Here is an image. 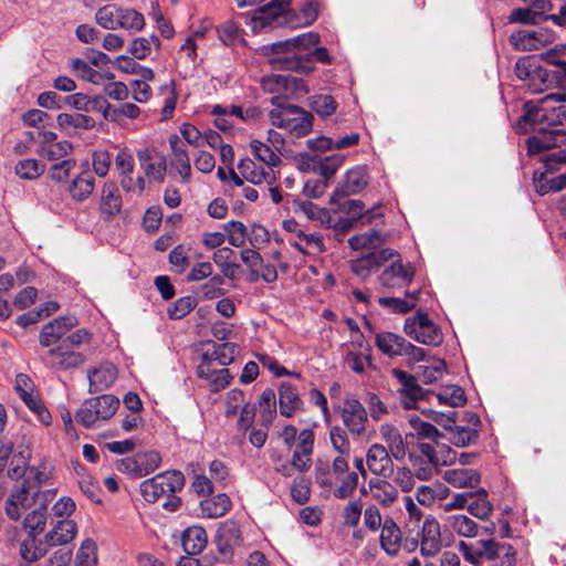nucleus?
I'll use <instances>...</instances> for the list:
<instances>
[{
	"label": "nucleus",
	"instance_id": "09e8293b",
	"mask_svg": "<svg viewBox=\"0 0 566 566\" xmlns=\"http://www.w3.org/2000/svg\"><path fill=\"white\" fill-rule=\"evenodd\" d=\"M94 408V415L99 420L113 417L119 406V400L113 395H101L90 399Z\"/></svg>",
	"mask_w": 566,
	"mask_h": 566
},
{
	"label": "nucleus",
	"instance_id": "0e129e2a",
	"mask_svg": "<svg viewBox=\"0 0 566 566\" xmlns=\"http://www.w3.org/2000/svg\"><path fill=\"white\" fill-rule=\"evenodd\" d=\"M145 27L144 15L132 8H120L118 28L129 31H140Z\"/></svg>",
	"mask_w": 566,
	"mask_h": 566
},
{
	"label": "nucleus",
	"instance_id": "6ab92c4d",
	"mask_svg": "<svg viewBox=\"0 0 566 566\" xmlns=\"http://www.w3.org/2000/svg\"><path fill=\"white\" fill-rule=\"evenodd\" d=\"M198 377L206 381L211 391H219L227 387L231 376L226 366H219L210 356H202L197 367Z\"/></svg>",
	"mask_w": 566,
	"mask_h": 566
},
{
	"label": "nucleus",
	"instance_id": "9d476101",
	"mask_svg": "<svg viewBox=\"0 0 566 566\" xmlns=\"http://www.w3.org/2000/svg\"><path fill=\"white\" fill-rule=\"evenodd\" d=\"M556 33L546 27L521 29L510 35L511 45L518 51H535L553 44Z\"/></svg>",
	"mask_w": 566,
	"mask_h": 566
},
{
	"label": "nucleus",
	"instance_id": "052dcab7",
	"mask_svg": "<svg viewBox=\"0 0 566 566\" xmlns=\"http://www.w3.org/2000/svg\"><path fill=\"white\" fill-rule=\"evenodd\" d=\"M56 123L60 128H67V127H74V128H81V129H92L95 127V120L83 114H67V113H61L56 117Z\"/></svg>",
	"mask_w": 566,
	"mask_h": 566
},
{
	"label": "nucleus",
	"instance_id": "8fccbe9b",
	"mask_svg": "<svg viewBox=\"0 0 566 566\" xmlns=\"http://www.w3.org/2000/svg\"><path fill=\"white\" fill-rule=\"evenodd\" d=\"M294 247L304 254H318L324 251L323 238L318 233H297Z\"/></svg>",
	"mask_w": 566,
	"mask_h": 566
},
{
	"label": "nucleus",
	"instance_id": "4d7b16f0",
	"mask_svg": "<svg viewBox=\"0 0 566 566\" xmlns=\"http://www.w3.org/2000/svg\"><path fill=\"white\" fill-rule=\"evenodd\" d=\"M436 397L440 405L450 406L452 408L461 407L467 402L464 390L457 385L443 387Z\"/></svg>",
	"mask_w": 566,
	"mask_h": 566
},
{
	"label": "nucleus",
	"instance_id": "9b49d317",
	"mask_svg": "<svg viewBox=\"0 0 566 566\" xmlns=\"http://www.w3.org/2000/svg\"><path fill=\"white\" fill-rule=\"evenodd\" d=\"M293 212L313 221L326 229L348 230L350 222L344 219H336L327 208L318 207L308 200H293Z\"/></svg>",
	"mask_w": 566,
	"mask_h": 566
},
{
	"label": "nucleus",
	"instance_id": "f257e3e1",
	"mask_svg": "<svg viewBox=\"0 0 566 566\" xmlns=\"http://www.w3.org/2000/svg\"><path fill=\"white\" fill-rule=\"evenodd\" d=\"M319 40L318 33L306 32L272 43L265 46L264 51L273 67L308 74L314 71L315 62L331 63L332 61L327 50L317 46Z\"/></svg>",
	"mask_w": 566,
	"mask_h": 566
},
{
	"label": "nucleus",
	"instance_id": "49530a36",
	"mask_svg": "<svg viewBox=\"0 0 566 566\" xmlns=\"http://www.w3.org/2000/svg\"><path fill=\"white\" fill-rule=\"evenodd\" d=\"M318 17V2L310 0L302 6L297 14L291 12L289 27L303 28L311 25Z\"/></svg>",
	"mask_w": 566,
	"mask_h": 566
},
{
	"label": "nucleus",
	"instance_id": "423d86ee",
	"mask_svg": "<svg viewBox=\"0 0 566 566\" xmlns=\"http://www.w3.org/2000/svg\"><path fill=\"white\" fill-rule=\"evenodd\" d=\"M269 119L272 126L284 129L295 137L307 135L313 126L312 114L292 104L271 109Z\"/></svg>",
	"mask_w": 566,
	"mask_h": 566
},
{
	"label": "nucleus",
	"instance_id": "a19ab883",
	"mask_svg": "<svg viewBox=\"0 0 566 566\" xmlns=\"http://www.w3.org/2000/svg\"><path fill=\"white\" fill-rule=\"evenodd\" d=\"M207 533L201 526H190L182 533V547L188 555H197L206 547Z\"/></svg>",
	"mask_w": 566,
	"mask_h": 566
},
{
	"label": "nucleus",
	"instance_id": "c9c22d12",
	"mask_svg": "<svg viewBox=\"0 0 566 566\" xmlns=\"http://www.w3.org/2000/svg\"><path fill=\"white\" fill-rule=\"evenodd\" d=\"M91 391H103L108 388L117 378V368L113 364H104L88 370Z\"/></svg>",
	"mask_w": 566,
	"mask_h": 566
},
{
	"label": "nucleus",
	"instance_id": "f8f14e48",
	"mask_svg": "<svg viewBox=\"0 0 566 566\" xmlns=\"http://www.w3.org/2000/svg\"><path fill=\"white\" fill-rule=\"evenodd\" d=\"M160 463V454L157 451L149 450L122 459L117 464V469L130 476L142 478L158 469Z\"/></svg>",
	"mask_w": 566,
	"mask_h": 566
},
{
	"label": "nucleus",
	"instance_id": "5fc2aeb1",
	"mask_svg": "<svg viewBox=\"0 0 566 566\" xmlns=\"http://www.w3.org/2000/svg\"><path fill=\"white\" fill-rule=\"evenodd\" d=\"M159 46L160 40L158 36H140L130 42L128 51L135 59L143 60L151 53L153 49H158Z\"/></svg>",
	"mask_w": 566,
	"mask_h": 566
},
{
	"label": "nucleus",
	"instance_id": "72a5a7b5",
	"mask_svg": "<svg viewBox=\"0 0 566 566\" xmlns=\"http://www.w3.org/2000/svg\"><path fill=\"white\" fill-rule=\"evenodd\" d=\"M71 69L80 78L95 85H102L115 77L112 72L96 71L87 61L78 57L71 60Z\"/></svg>",
	"mask_w": 566,
	"mask_h": 566
},
{
	"label": "nucleus",
	"instance_id": "a878e982",
	"mask_svg": "<svg viewBox=\"0 0 566 566\" xmlns=\"http://www.w3.org/2000/svg\"><path fill=\"white\" fill-rule=\"evenodd\" d=\"M77 319L74 316H63L54 318L45 324L39 335V342L42 346L50 347L61 340L74 326Z\"/></svg>",
	"mask_w": 566,
	"mask_h": 566
},
{
	"label": "nucleus",
	"instance_id": "4468645a",
	"mask_svg": "<svg viewBox=\"0 0 566 566\" xmlns=\"http://www.w3.org/2000/svg\"><path fill=\"white\" fill-rule=\"evenodd\" d=\"M290 1L273 0L269 6L255 10L251 18L252 29L256 31L268 27L289 25L291 11H286V7Z\"/></svg>",
	"mask_w": 566,
	"mask_h": 566
},
{
	"label": "nucleus",
	"instance_id": "680f3d73",
	"mask_svg": "<svg viewBox=\"0 0 566 566\" xmlns=\"http://www.w3.org/2000/svg\"><path fill=\"white\" fill-rule=\"evenodd\" d=\"M345 161V156L340 154H334L317 161L315 171H317L327 182L332 179L337 170L342 167Z\"/></svg>",
	"mask_w": 566,
	"mask_h": 566
},
{
	"label": "nucleus",
	"instance_id": "412c9836",
	"mask_svg": "<svg viewBox=\"0 0 566 566\" xmlns=\"http://www.w3.org/2000/svg\"><path fill=\"white\" fill-rule=\"evenodd\" d=\"M368 185V175L365 166H356L347 170L338 181L337 187L331 197V202L335 203L337 197H348L356 195Z\"/></svg>",
	"mask_w": 566,
	"mask_h": 566
},
{
	"label": "nucleus",
	"instance_id": "5701e85b",
	"mask_svg": "<svg viewBox=\"0 0 566 566\" xmlns=\"http://www.w3.org/2000/svg\"><path fill=\"white\" fill-rule=\"evenodd\" d=\"M241 532L237 523L224 522L217 532L216 545L218 548L217 563L226 564L231 562L233 547L239 544Z\"/></svg>",
	"mask_w": 566,
	"mask_h": 566
},
{
	"label": "nucleus",
	"instance_id": "69168bd1",
	"mask_svg": "<svg viewBox=\"0 0 566 566\" xmlns=\"http://www.w3.org/2000/svg\"><path fill=\"white\" fill-rule=\"evenodd\" d=\"M408 423L412 428L415 434L419 438L437 440L440 437L439 430L433 424L421 420L418 416H409ZM409 436H413V433H410Z\"/></svg>",
	"mask_w": 566,
	"mask_h": 566
},
{
	"label": "nucleus",
	"instance_id": "bf43d9fd",
	"mask_svg": "<svg viewBox=\"0 0 566 566\" xmlns=\"http://www.w3.org/2000/svg\"><path fill=\"white\" fill-rule=\"evenodd\" d=\"M119 12L120 7L114 4L104 6L96 11V23L103 29L116 30L118 29Z\"/></svg>",
	"mask_w": 566,
	"mask_h": 566
},
{
	"label": "nucleus",
	"instance_id": "4be33fe9",
	"mask_svg": "<svg viewBox=\"0 0 566 566\" xmlns=\"http://www.w3.org/2000/svg\"><path fill=\"white\" fill-rule=\"evenodd\" d=\"M394 455L384 443H373L366 452L365 461L368 471L375 476L389 478L394 467Z\"/></svg>",
	"mask_w": 566,
	"mask_h": 566
},
{
	"label": "nucleus",
	"instance_id": "c03bdc74",
	"mask_svg": "<svg viewBox=\"0 0 566 566\" xmlns=\"http://www.w3.org/2000/svg\"><path fill=\"white\" fill-rule=\"evenodd\" d=\"M231 507V501L224 493L217 494L201 502L205 516L217 518L223 516Z\"/></svg>",
	"mask_w": 566,
	"mask_h": 566
},
{
	"label": "nucleus",
	"instance_id": "338daca9",
	"mask_svg": "<svg viewBox=\"0 0 566 566\" xmlns=\"http://www.w3.org/2000/svg\"><path fill=\"white\" fill-rule=\"evenodd\" d=\"M217 31L219 39L226 45H235L243 42L242 30L231 20L222 23Z\"/></svg>",
	"mask_w": 566,
	"mask_h": 566
},
{
	"label": "nucleus",
	"instance_id": "473e14b6",
	"mask_svg": "<svg viewBox=\"0 0 566 566\" xmlns=\"http://www.w3.org/2000/svg\"><path fill=\"white\" fill-rule=\"evenodd\" d=\"M280 413L286 418L292 417L295 412L302 410L303 401L301 400L295 387L290 382H282L279 388Z\"/></svg>",
	"mask_w": 566,
	"mask_h": 566
},
{
	"label": "nucleus",
	"instance_id": "2eb2a0df",
	"mask_svg": "<svg viewBox=\"0 0 566 566\" xmlns=\"http://www.w3.org/2000/svg\"><path fill=\"white\" fill-rule=\"evenodd\" d=\"M42 360L52 369L66 370L81 366L85 363L86 357L81 352L62 342L57 346L50 348L43 355Z\"/></svg>",
	"mask_w": 566,
	"mask_h": 566
},
{
	"label": "nucleus",
	"instance_id": "79ce46f5",
	"mask_svg": "<svg viewBox=\"0 0 566 566\" xmlns=\"http://www.w3.org/2000/svg\"><path fill=\"white\" fill-rule=\"evenodd\" d=\"M422 361H424V364L417 367L416 376L423 384H433L443 377L447 370V365L443 359L431 358L427 360L423 359Z\"/></svg>",
	"mask_w": 566,
	"mask_h": 566
},
{
	"label": "nucleus",
	"instance_id": "0eeeda50",
	"mask_svg": "<svg viewBox=\"0 0 566 566\" xmlns=\"http://www.w3.org/2000/svg\"><path fill=\"white\" fill-rule=\"evenodd\" d=\"M185 485L180 471H165L140 483V492L145 501L155 503L179 492Z\"/></svg>",
	"mask_w": 566,
	"mask_h": 566
},
{
	"label": "nucleus",
	"instance_id": "39448f33",
	"mask_svg": "<svg viewBox=\"0 0 566 566\" xmlns=\"http://www.w3.org/2000/svg\"><path fill=\"white\" fill-rule=\"evenodd\" d=\"M459 551L465 562L476 565L484 560H494L503 557L502 563L512 565L516 563L515 551L509 544H497L493 539L476 541L468 544L460 542Z\"/></svg>",
	"mask_w": 566,
	"mask_h": 566
},
{
	"label": "nucleus",
	"instance_id": "7c9ffc66",
	"mask_svg": "<svg viewBox=\"0 0 566 566\" xmlns=\"http://www.w3.org/2000/svg\"><path fill=\"white\" fill-rule=\"evenodd\" d=\"M6 465H9L8 475L18 479L24 474L27 465V455L23 452L13 453L12 443H1L0 446V472Z\"/></svg>",
	"mask_w": 566,
	"mask_h": 566
},
{
	"label": "nucleus",
	"instance_id": "bb28decb",
	"mask_svg": "<svg viewBox=\"0 0 566 566\" xmlns=\"http://www.w3.org/2000/svg\"><path fill=\"white\" fill-rule=\"evenodd\" d=\"M379 436L385 443V447L394 455L396 461H401L406 458L408 451V437H402L399 429L390 423H382L379 427Z\"/></svg>",
	"mask_w": 566,
	"mask_h": 566
},
{
	"label": "nucleus",
	"instance_id": "603ef678",
	"mask_svg": "<svg viewBox=\"0 0 566 566\" xmlns=\"http://www.w3.org/2000/svg\"><path fill=\"white\" fill-rule=\"evenodd\" d=\"M260 419L264 427H269L276 417L275 392L272 389H265L259 400Z\"/></svg>",
	"mask_w": 566,
	"mask_h": 566
},
{
	"label": "nucleus",
	"instance_id": "f3484780",
	"mask_svg": "<svg viewBox=\"0 0 566 566\" xmlns=\"http://www.w3.org/2000/svg\"><path fill=\"white\" fill-rule=\"evenodd\" d=\"M391 375L400 385L397 391L402 407L405 409H418L417 402L427 391L418 384L417 376L397 368L391 370Z\"/></svg>",
	"mask_w": 566,
	"mask_h": 566
},
{
	"label": "nucleus",
	"instance_id": "58836bf2",
	"mask_svg": "<svg viewBox=\"0 0 566 566\" xmlns=\"http://www.w3.org/2000/svg\"><path fill=\"white\" fill-rule=\"evenodd\" d=\"M442 478L450 485L459 489L474 488L481 480L478 471L467 468L448 469L443 472Z\"/></svg>",
	"mask_w": 566,
	"mask_h": 566
},
{
	"label": "nucleus",
	"instance_id": "ddd939ff",
	"mask_svg": "<svg viewBox=\"0 0 566 566\" xmlns=\"http://www.w3.org/2000/svg\"><path fill=\"white\" fill-rule=\"evenodd\" d=\"M290 1L273 0L269 6L255 10L251 18L252 29L256 31L268 27L289 25L291 11H286V7Z\"/></svg>",
	"mask_w": 566,
	"mask_h": 566
},
{
	"label": "nucleus",
	"instance_id": "1a4fd4ad",
	"mask_svg": "<svg viewBox=\"0 0 566 566\" xmlns=\"http://www.w3.org/2000/svg\"><path fill=\"white\" fill-rule=\"evenodd\" d=\"M403 331L409 337L424 345L438 346L443 340L440 328L424 313L418 312L415 316L408 317Z\"/></svg>",
	"mask_w": 566,
	"mask_h": 566
},
{
	"label": "nucleus",
	"instance_id": "de8ad7c7",
	"mask_svg": "<svg viewBox=\"0 0 566 566\" xmlns=\"http://www.w3.org/2000/svg\"><path fill=\"white\" fill-rule=\"evenodd\" d=\"M467 509L473 516L480 520H486L493 510L491 502L488 500L486 490L481 488L473 492Z\"/></svg>",
	"mask_w": 566,
	"mask_h": 566
},
{
	"label": "nucleus",
	"instance_id": "2f4dec72",
	"mask_svg": "<svg viewBox=\"0 0 566 566\" xmlns=\"http://www.w3.org/2000/svg\"><path fill=\"white\" fill-rule=\"evenodd\" d=\"M238 168L241 176L253 185H260L262 182L272 185L275 179L273 168L256 165L250 158L241 159Z\"/></svg>",
	"mask_w": 566,
	"mask_h": 566
},
{
	"label": "nucleus",
	"instance_id": "a18cd8bd",
	"mask_svg": "<svg viewBox=\"0 0 566 566\" xmlns=\"http://www.w3.org/2000/svg\"><path fill=\"white\" fill-rule=\"evenodd\" d=\"M250 148L253 157L270 168L279 167L282 164L281 157L266 143L252 139Z\"/></svg>",
	"mask_w": 566,
	"mask_h": 566
},
{
	"label": "nucleus",
	"instance_id": "c756f323",
	"mask_svg": "<svg viewBox=\"0 0 566 566\" xmlns=\"http://www.w3.org/2000/svg\"><path fill=\"white\" fill-rule=\"evenodd\" d=\"M340 209L348 213L349 218H343L350 222L349 229L354 226V222H360L361 224H368L382 217L380 206H374L373 208L365 210V205L361 200H347L343 203Z\"/></svg>",
	"mask_w": 566,
	"mask_h": 566
},
{
	"label": "nucleus",
	"instance_id": "4c0bfd02",
	"mask_svg": "<svg viewBox=\"0 0 566 566\" xmlns=\"http://www.w3.org/2000/svg\"><path fill=\"white\" fill-rule=\"evenodd\" d=\"M402 534L398 525L386 518L380 533V545L388 555H397L401 548Z\"/></svg>",
	"mask_w": 566,
	"mask_h": 566
},
{
	"label": "nucleus",
	"instance_id": "37998d69",
	"mask_svg": "<svg viewBox=\"0 0 566 566\" xmlns=\"http://www.w3.org/2000/svg\"><path fill=\"white\" fill-rule=\"evenodd\" d=\"M444 525L462 537H474L478 534V524L465 514L447 516Z\"/></svg>",
	"mask_w": 566,
	"mask_h": 566
},
{
	"label": "nucleus",
	"instance_id": "3c124183",
	"mask_svg": "<svg viewBox=\"0 0 566 566\" xmlns=\"http://www.w3.org/2000/svg\"><path fill=\"white\" fill-rule=\"evenodd\" d=\"M386 241V235L380 234L376 230H370L349 238L348 243L353 250H371L382 245Z\"/></svg>",
	"mask_w": 566,
	"mask_h": 566
},
{
	"label": "nucleus",
	"instance_id": "e433bc0d",
	"mask_svg": "<svg viewBox=\"0 0 566 566\" xmlns=\"http://www.w3.org/2000/svg\"><path fill=\"white\" fill-rule=\"evenodd\" d=\"M122 196L114 181H106L101 189L99 207L103 213L112 217L122 210Z\"/></svg>",
	"mask_w": 566,
	"mask_h": 566
},
{
	"label": "nucleus",
	"instance_id": "c85d7f7f",
	"mask_svg": "<svg viewBox=\"0 0 566 566\" xmlns=\"http://www.w3.org/2000/svg\"><path fill=\"white\" fill-rule=\"evenodd\" d=\"M370 497L384 507L391 506L399 497V491L388 478L376 476L368 481Z\"/></svg>",
	"mask_w": 566,
	"mask_h": 566
},
{
	"label": "nucleus",
	"instance_id": "13d9d810",
	"mask_svg": "<svg viewBox=\"0 0 566 566\" xmlns=\"http://www.w3.org/2000/svg\"><path fill=\"white\" fill-rule=\"evenodd\" d=\"M389 478H391L390 482L402 492H410L416 484L413 472L405 465H394Z\"/></svg>",
	"mask_w": 566,
	"mask_h": 566
},
{
	"label": "nucleus",
	"instance_id": "864d4df0",
	"mask_svg": "<svg viewBox=\"0 0 566 566\" xmlns=\"http://www.w3.org/2000/svg\"><path fill=\"white\" fill-rule=\"evenodd\" d=\"M238 353L235 344L222 343L212 344V348L208 349L202 356H210L219 366H227L232 363L234 355Z\"/></svg>",
	"mask_w": 566,
	"mask_h": 566
},
{
	"label": "nucleus",
	"instance_id": "f03ea898",
	"mask_svg": "<svg viewBox=\"0 0 566 566\" xmlns=\"http://www.w3.org/2000/svg\"><path fill=\"white\" fill-rule=\"evenodd\" d=\"M530 154L546 151L541 158L544 171L534 175V187L538 195L566 189V132L546 133L527 139Z\"/></svg>",
	"mask_w": 566,
	"mask_h": 566
},
{
	"label": "nucleus",
	"instance_id": "a211bd4d",
	"mask_svg": "<svg viewBox=\"0 0 566 566\" xmlns=\"http://www.w3.org/2000/svg\"><path fill=\"white\" fill-rule=\"evenodd\" d=\"M315 434L312 429H303L297 437L292 455L291 464L294 472L305 473L312 467V457L314 452Z\"/></svg>",
	"mask_w": 566,
	"mask_h": 566
},
{
	"label": "nucleus",
	"instance_id": "6e6552de",
	"mask_svg": "<svg viewBox=\"0 0 566 566\" xmlns=\"http://www.w3.org/2000/svg\"><path fill=\"white\" fill-rule=\"evenodd\" d=\"M375 344L384 355L390 358L405 356L409 364L421 361L426 356L423 348L417 347L402 336L390 332L378 333Z\"/></svg>",
	"mask_w": 566,
	"mask_h": 566
},
{
	"label": "nucleus",
	"instance_id": "6e6d98bb",
	"mask_svg": "<svg viewBox=\"0 0 566 566\" xmlns=\"http://www.w3.org/2000/svg\"><path fill=\"white\" fill-rule=\"evenodd\" d=\"M310 107L319 117L326 118L335 114L338 103L329 94H316L310 98Z\"/></svg>",
	"mask_w": 566,
	"mask_h": 566
},
{
	"label": "nucleus",
	"instance_id": "dca6fc26",
	"mask_svg": "<svg viewBox=\"0 0 566 566\" xmlns=\"http://www.w3.org/2000/svg\"><path fill=\"white\" fill-rule=\"evenodd\" d=\"M416 269L411 263L403 264L401 259H395L394 262L384 269L378 276L379 284L385 289H405L413 280Z\"/></svg>",
	"mask_w": 566,
	"mask_h": 566
},
{
	"label": "nucleus",
	"instance_id": "7ed1b4c3",
	"mask_svg": "<svg viewBox=\"0 0 566 566\" xmlns=\"http://www.w3.org/2000/svg\"><path fill=\"white\" fill-rule=\"evenodd\" d=\"M565 102L566 94H547L539 99L526 102L525 113L518 119L517 127L526 132L530 126L535 132L533 136L565 132L559 128L551 129L552 126L562 124L566 118V108L562 105Z\"/></svg>",
	"mask_w": 566,
	"mask_h": 566
},
{
	"label": "nucleus",
	"instance_id": "f704fd0d",
	"mask_svg": "<svg viewBox=\"0 0 566 566\" xmlns=\"http://www.w3.org/2000/svg\"><path fill=\"white\" fill-rule=\"evenodd\" d=\"M95 178L88 169H83L70 182L67 191L71 198L75 201L86 200L94 191Z\"/></svg>",
	"mask_w": 566,
	"mask_h": 566
},
{
	"label": "nucleus",
	"instance_id": "e2e57ef3",
	"mask_svg": "<svg viewBox=\"0 0 566 566\" xmlns=\"http://www.w3.org/2000/svg\"><path fill=\"white\" fill-rule=\"evenodd\" d=\"M171 165L175 167L184 182H190L191 164L185 147L171 151Z\"/></svg>",
	"mask_w": 566,
	"mask_h": 566
},
{
	"label": "nucleus",
	"instance_id": "ea45409f",
	"mask_svg": "<svg viewBox=\"0 0 566 566\" xmlns=\"http://www.w3.org/2000/svg\"><path fill=\"white\" fill-rule=\"evenodd\" d=\"M77 532L74 521L63 518L45 535V541L51 546L66 545L73 541Z\"/></svg>",
	"mask_w": 566,
	"mask_h": 566
},
{
	"label": "nucleus",
	"instance_id": "cd10ccee",
	"mask_svg": "<svg viewBox=\"0 0 566 566\" xmlns=\"http://www.w3.org/2000/svg\"><path fill=\"white\" fill-rule=\"evenodd\" d=\"M441 548L440 524L434 516H427L422 524L420 551L426 557H432Z\"/></svg>",
	"mask_w": 566,
	"mask_h": 566
},
{
	"label": "nucleus",
	"instance_id": "aec40b11",
	"mask_svg": "<svg viewBox=\"0 0 566 566\" xmlns=\"http://www.w3.org/2000/svg\"><path fill=\"white\" fill-rule=\"evenodd\" d=\"M145 177L150 181L163 182L166 177L167 164L165 156L155 148L145 147L136 153Z\"/></svg>",
	"mask_w": 566,
	"mask_h": 566
},
{
	"label": "nucleus",
	"instance_id": "774afa93",
	"mask_svg": "<svg viewBox=\"0 0 566 566\" xmlns=\"http://www.w3.org/2000/svg\"><path fill=\"white\" fill-rule=\"evenodd\" d=\"M72 150V144L67 140H60L40 147V155L51 161H56L67 156Z\"/></svg>",
	"mask_w": 566,
	"mask_h": 566
},
{
	"label": "nucleus",
	"instance_id": "20e7f679",
	"mask_svg": "<svg viewBox=\"0 0 566 566\" xmlns=\"http://www.w3.org/2000/svg\"><path fill=\"white\" fill-rule=\"evenodd\" d=\"M262 90L271 94L270 99L275 108L287 105L289 99L298 98L308 93V87L303 80L291 74H272L262 78Z\"/></svg>",
	"mask_w": 566,
	"mask_h": 566
},
{
	"label": "nucleus",
	"instance_id": "393cba45",
	"mask_svg": "<svg viewBox=\"0 0 566 566\" xmlns=\"http://www.w3.org/2000/svg\"><path fill=\"white\" fill-rule=\"evenodd\" d=\"M36 491L32 486L22 482L10 494L6 512L11 520H18L21 515L34 504Z\"/></svg>",
	"mask_w": 566,
	"mask_h": 566
},
{
	"label": "nucleus",
	"instance_id": "b1692460",
	"mask_svg": "<svg viewBox=\"0 0 566 566\" xmlns=\"http://www.w3.org/2000/svg\"><path fill=\"white\" fill-rule=\"evenodd\" d=\"M340 418L352 434L360 436L365 432L368 416L365 407L357 399L348 398L344 401Z\"/></svg>",
	"mask_w": 566,
	"mask_h": 566
}]
</instances>
